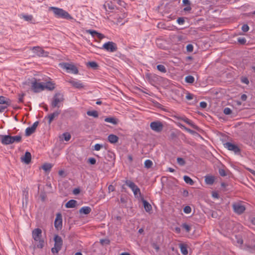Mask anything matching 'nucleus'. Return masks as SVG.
<instances>
[{
  "label": "nucleus",
  "instance_id": "62",
  "mask_svg": "<svg viewBox=\"0 0 255 255\" xmlns=\"http://www.w3.org/2000/svg\"><path fill=\"white\" fill-rule=\"evenodd\" d=\"M247 96L246 94L242 95V96L241 97V99L243 101H246L247 100Z\"/></svg>",
  "mask_w": 255,
  "mask_h": 255
},
{
  "label": "nucleus",
  "instance_id": "61",
  "mask_svg": "<svg viewBox=\"0 0 255 255\" xmlns=\"http://www.w3.org/2000/svg\"><path fill=\"white\" fill-rule=\"evenodd\" d=\"M170 137L172 139H173L177 137V135L174 132H172L170 135Z\"/></svg>",
  "mask_w": 255,
  "mask_h": 255
},
{
  "label": "nucleus",
  "instance_id": "24",
  "mask_svg": "<svg viewBox=\"0 0 255 255\" xmlns=\"http://www.w3.org/2000/svg\"><path fill=\"white\" fill-rule=\"evenodd\" d=\"M11 101L9 99H7L3 96H0V104H5L7 106H10Z\"/></svg>",
  "mask_w": 255,
  "mask_h": 255
},
{
  "label": "nucleus",
  "instance_id": "48",
  "mask_svg": "<svg viewBox=\"0 0 255 255\" xmlns=\"http://www.w3.org/2000/svg\"><path fill=\"white\" fill-rule=\"evenodd\" d=\"M224 113L227 115H230L232 113V110L229 108H225L224 110Z\"/></svg>",
  "mask_w": 255,
  "mask_h": 255
},
{
  "label": "nucleus",
  "instance_id": "47",
  "mask_svg": "<svg viewBox=\"0 0 255 255\" xmlns=\"http://www.w3.org/2000/svg\"><path fill=\"white\" fill-rule=\"evenodd\" d=\"M25 94L24 93H22V94H18V96H19L18 103H23V98L25 96Z\"/></svg>",
  "mask_w": 255,
  "mask_h": 255
},
{
  "label": "nucleus",
  "instance_id": "22",
  "mask_svg": "<svg viewBox=\"0 0 255 255\" xmlns=\"http://www.w3.org/2000/svg\"><path fill=\"white\" fill-rule=\"evenodd\" d=\"M108 141L111 143H115L118 142L119 137L115 134H110L108 137Z\"/></svg>",
  "mask_w": 255,
  "mask_h": 255
},
{
  "label": "nucleus",
  "instance_id": "10",
  "mask_svg": "<svg viewBox=\"0 0 255 255\" xmlns=\"http://www.w3.org/2000/svg\"><path fill=\"white\" fill-rule=\"evenodd\" d=\"M224 146L228 150L234 151L236 154H239L241 152V149L236 144L230 142H227L224 143Z\"/></svg>",
  "mask_w": 255,
  "mask_h": 255
},
{
  "label": "nucleus",
  "instance_id": "26",
  "mask_svg": "<svg viewBox=\"0 0 255 255\" xmlns=\"http://www.w3.org/2000/svg\"><path fill=\"white\" fill-rule=\"evenodd\" d=\"M28 191L27 190L25 189L23 191V200H22V205H24V202L25 203V205H26L28 202Z\"/></svg>",
  "mask_w": 255,
  "mask_h": 255
},
{
  "label": "nucleus",
  "instance_id": "41",
  "mask_svg": "<svg viewBox=\"0 0 255 255\" xmlns=\"http://www.w3.org/2000/svg\"><path fill=\"white\" fill-rule=\"evenodd\" d=\"M22 17L27 21H31L33 19V16L31 15H22Z\"/></svg>",
  "mask_w": 255,
  "mask_h": 255
},
{
  "label": "nucleus",
  "instance_id": "7",
  "mask_svg": "<svg viewBox=\"0 0 255 255\" xmlns=\"http://www.w3.org/2000/svg\"><path fill=\"white\" fill-rule=\"evenodd\" d=\"M102 48L104 49L107 51L110 52H114L118 50L117 44L112 41H109L105 43L103 45Z\"/></svg>",
  "mask_w": 255,
  "mask_h": 255
},
{
  "label": "nucleus",
  "instance_id": "32",
  "mask_svg": "<svg viewBox=\"0 0 255 255\" xmlns=\"http://www.w3.org/2000/svg\"><path fill=\"white\" fill-rule=\"evenodd\" d=\"M52 167V165L51 164L46 163L42 165V168L45 171H49Z\"/></svg>",
  "mask_w": 255,
  "mask_h": 255
},
{
  "label": "nucleus",
  "instance_id": "5",
  "mask_svg": "<svg viewBox=\"0 0 255 255\" xmlns=\"http://www.w3.org/2000/svg\"><path fill=\"white\" fill-rule=\"evenodd\" d=\"M64 100L63 95L60 93H56L53 98V101L51 103V107L52 108L56 107L59 108V104L63 102Z\"/></svg>",
  "mask_w": 255,
  "mask_h": 255
},
{
  "label": "nucleus",
  "instance_id": "31",
  "mask_svg": "<svg viewBox=\"0 0 255 255\" xmlns=\"http://www.w3.org/2000/svg\"><path fill=\"white\" fill-rule=\"evenodd\" d=\"M180 247L182 254L184 255H187L188 254V251L187 249L186 245L184 244H180Z\"/></svg>",
  "mask_w": 255,
  "mask_h": 255
},
{
  "label": "nucleus",
  "instance_id": "49",
  "mask_svg": "<svg viewBox=\"0 0 255 255\" xmlns=\"http://www.w3.org/2000/svg\"><path fill=\"white\" fill-rule=\"evenodd\" d=\"M177 21L179 24H183L185 22L184 18L182 17H179L177 19Z\"/></svg>",
  "mask_w": 255,
  "mask_h": 255
},
{
  "label": "nucleus",
  "instance_id": "6",
  "mask_svg": "<svg viewBox=\"0 0 255 255\" xmlns=\"http://www.w3.org/2000/svg\"><path fill=\"white\" fill-rule=\"evenodd\" d=\"M31 84V89L34 93H39L44 90L43 83L37 82L36 79L34 78V81Z\"/></svg>",
  "mask_w": 255,
  "mask_h": 255
},
{
  "label": "nucleus",
  "instance_id": "1",
  "mask_svg": "<svg viewBox=\"0 0 255 255\" xmlns=\"http://www.w3.org/2000/svg\"><path fill=\"white\" fill-rule=\"evenodd\" d=\"M49 11H52L57 18H61L66 19H72L73 17L69 13L62 8L50 6L49 7Z\"/></svg>",
  "mask_w": 255,
  "mask_h": 255
},
{
  "label": "nucleus",
  "instance_id": "33",
  "mask_svg": "<svg viewBox=\"0 0 255 255\" xmlns=\"http://www.w3.org/2000/svg\"><path fill=\"white\" fill-rule=\"evenodd\" d=\"M87 114L89 116H92L94 118H98L99 116L98 113L97 111H88Z\"/></svg>",
  "mask_w": 255,
  "mask_h": 255
},
{
  "label": "nucleus",
  "instance_id": "57",
  "mask_svg": "<svg viewBox=\"0 0 255 255\" xmlns=\"http://www.w3.org/2000/svg\"><path fill=\"white\" fill-rule=\"evenodd\" d=\"M241 81L243 83L246 84H248L249 83V81L248 79L246 77L242 78Z\"/></svg>",
  "mask_w": 255,
  "mask_h": 255
},
{
  "label": "nucleus",
  "instance_id": "30",
  "mask_svg": "<svg viewBox=\"0 0 255 255\" xmlns=\"http://www.w3.org/2000/svg\"><path fill=\"white\" fill-rule=\"evenodd\" d=\"M184 181L188 184L193 185L194 184V181L189 176L185 175L183 177Z\"/></svg>",
  "mask_w": 255,
  "mask_h": 255
},
{
  "label": "nucleus",
  "instance_id": "9",
  "mask_svg": "<svg viewBox=\"0 0 255 255\" xmlns=\"http://www.w3.org/2000/svg\"><path fill=\"white\" fill-rule=\"evenodd\" d=\"M150 127L153 131L159 132L162 130L163 125L160 121H156L151 122L150 124Z\"/></svg>",
  "mask_w": 255,
  "mask_h": 255
},
{
  "label": "nucleus",
  "instance_id": "44",
  "mask_svg": "<svg viewBox=\"0 0 255 255\" xmlns=\"http://www.w3.org/2000/svg\"><path fill=\"white\" fill-rule=\"evenodd\" d=\"M100 243L102 245H109L110 243V240L109 239H101L100 241Z\"/></svg>",
  "mask_w": 255,
  "mask_h": 255
},
{
  "label": "nucleus",
  "instance_id": "17",
  "mask_svg": "<svg viewBox=\"0 0 255 255\" xmlns=\"http://www.w3.org/2000/svg\"><path fill=\"white\" fill-rule=\"evenodd\" d=\"M178 119H180V120L184 121V122H185L186 123H187V124L190 125L193 128L197 129V130L199 129V128L197 126L195 125L191 120H190L188 118L184 117H180L178 118Z\"/></svg>",
  "mask_w": 255,
  "mask_h": 255
},
{
  "label": "nucleus",
  "instance_id": "59",
  "mask_svg": "<svg viewBox=\"0 0 255 255\" xmlns=\"http://www.w3.org/2000/svg\"><path fill=\"white\" fill-rule=\"evenodd\" d=\"M185 130L191 134H194L196 132L188 128H185Z\"/></svg>",
  "mask_w": 255,
  "mask_h": 255
},
{
  "label": "nucleus",
  "instance_id": "20",
  "mask_svg": "<svg viewBox=\"0 0 255 255\" xmlns=\"http://www.w3.org/2000/svg\"><path fill=\"white\" fill-rule=\"evenodd\" d=\"M72 86L77 89H82L84 87V85L80 83V81H75L74 80H70L68 81Z\"/></svg>",
  "mask_w": 255,
  "mask_h": 255
},
{
  "label": "nucleus",
  "instance_id": "18",
  "mask_svg": "<svg viewBox=\"0 0 255 255\" xmlns=\"http://www.w3.org/2000/svg\"><path fill=\"white\" fill-rule=\"evenodd\" d=\"M21 160L26 164H29L31 162V153L26 151L25 153L24 156L21 157Z\"/></svg>",
  "mask_w": 255,
  "mask_h": 255
},
{
  "label": "nucleus",
  "instance_id": "3",
  "mask_svg": "<svg viewBox=\"0 0 255 255\" xmlns=\"http://www.w3.org/2000/svg\"><path fill=\"white\" fill-rule=\"evenodd\" d=\"M54 247L51 249L53 254L58 253L61 249L63 245V241L61 237L56 235L54 238Z\"/></svg>",
  "mask_w": 255,
  "mask_h": 255
},
{
  "label": "nucleus",
  "instance_id": "51",
  "mask_svg": "<svg viewBox=\"0 0 255 255\" xmlns=\"http://www.w3.org/2000/svg\"><path fill=\"white\" fill-rule=\"evenodd\" d=\"M87 32L91 34L93 37H96L97 31L94 30H88Z\"/></svg>",
  "mask_w": 255,
  "mask_h": 255
},
{
  "label": "nucleus",
  "instance_id": "27",
  "mask_svg": "<svg viewBox=\"0 0 255 255\" xmlns=\"http://www.w3.org/2000/svg\"><path fill=\"white\" fill-rule=\"evenodd\" d=\"M91 212V209L90 207L85 206L81 208L79 210L80 213H83L85 215L89 214Z\"/></svg>",
  "mask_w": 255,
  "mask_h": 255
},
{
  "label": "nucleus",
  "instance_id": "55",
  "mask_svg": "<svg viewBox=\"0 0 255 255\" xmlns=\"http://www.w3.org/2000/svg\"><path fill=\"white\" fill-rule=\"evenodd\" d=\"M96 37H97L98 38L101 40L104 38L105 37V36L101 33L97 32Z\"/></svg>",
  "mask_w": 255,
  "mask_h": 255
},
{
  "label": "nucleus",
  "instance_id": "14",
  "mask_svg": "<svg viewBox=\"0 0 255 255\" xmlns=\"http://www.w3.org/2000/svg\"><path fill=\"white\" fill-rule=\"evenodd\" d=\"M33 50H34V52H35L36 55L39 57H47L49 54L48 52L45 51L43 49L39 46L34 47L33 48Z\"/></svg>",
  "mask_w": 255,
  "mask_h": 255
},
{
  "label": "nucleus",
  "instance_id": "60",
  "mask_svg": "<svg viewBox=\"0 0 255 255\" xmlns=\"http://www.w3.org/2000/svg\"><path fill=\"white\" fill-rule=\"evenodd\" d=\"M186 98L189 100H191L193 98V95L190 93H188L186 95Z\"/></svg>",
  "mask_w": 255,
  "mask_h": 255
},
{
  "label": "nucleus",
  "instance_id": "46",
  "mask_svg": "<svg viewBox=\"0 0 255 255\" xmlns=\"http://www.w3.org/2000/svg\"><path fill=\"white\" fill-rule=\"evenodd\" d=\"M186 50L189 52H192L193 51V46L191 44H188L186 46Z\"/></svg>",
  "mask_w": 255,
  "mask_h": 255
},
{
  "label": "nucleus",
  "instance_id": "40",
  "mask_svg": "<svg viewBox=\"0 0 255 255\" xmlns=\"http://www.w3.org/2000/svg\"><path fill=\"white\" fill-rule=\"evenodd\" d=\"M177 163L181 166L184 165L185 161L184 159L181 157H178L177 159Z\"/></svg>",
  "mask_w": 255,
  "mask_h": 255
},
{
  "label": "nucleus",
  "instance_id": "53",
  "mask_svg": "<svg viewBox=\"0 0 255 255\" xmlns=\"http://www.w3.org/2000/svg\"><path fill=\"white\" fill-rule=\"evenodd\" d=\"M242 30L244 32H247L249 30V26L247 24H244L242 26Z\"/></svg>",
  "mask_w": 255,
  "mask_h": 255
},
{
  "label": "nucleus",
  "instance_id": "2",
  "mask_svg": "<svg viewBox=\"0 0 255 255\" xmlns=\"http://www.w3.org/2000/svg\"><path fill=\"white\" fill-rule=\"evenodd\" d=\"M32 238L36 242H38L36 247L39 249H42L44 246V240L41 239L42 231L39 228L35 229L32 232Z\"/></svg>",
  "mask_w": 255,
  "mask_h": 255
},
{
  "label": "nucleus",
  "instance_id": "28",
  "mask_svg": "<svg viewBox=\"0 0 255 255\" xmlns=\"http://www.w3.org/2000/svg\"><path fill=\"white\" fill-rule=\"evenodd\" d=\"M105 121L108 123H111L113 125H117L118 123V120L114 117H108L105 119Z\"/></svg>",
  "mask_w": 255,
  "mask_h": 255
},
{
  "label": "nucleus",
  "instance_id": "8",
  "mask_svg": "<svg viewBox=\"0 0 255 255\" xmlns=\"http://www.w3.org/2000/svg\"><path fill=\"white\" fill-rule=\"evenodd\" d=\"M232 206L234 212L238 215L243 214L246 210L245 206L240 202H235Z\"/></svg>",
  "mask_w": 255,
  "mask_h": 255
},
{
  "label": "nucleus",
  "instance_id": "38",
  "mask_svg": "<svg viewBox=\"0 0 255 255\" xmlns=\"http://www.w3.org/2000/svg\"><path fill=\"white\" fill-rule=\"evenodd\" d=\"M157 69H158V70L162 73L166 72V69L165 67L163 65H158L157 66Z\"/></svg>",
  "mask_w": 255,
  "mask_h": 255
},
{
  "label": "nucleus",
  "instance_id": "34",
  "mask_svg": "<svg viewBox=\"0 0 255 255\" xmlns=\"http://www.w3.org/2000/svg\"><path fill=\"white\" fill-rule=\"evenodd\" d=\"M87 66H90V67H91L94 69H97V68L99 66L98 64L95 61H91V62H88L87 63Z\"/></svg>",
  "mask_w": 255,
  "mask_h": 255
},
{
  "label": "nucleus",
  "instance_id": "25",
  "mask_svg": "<svg viewBox=\"0 0 255 255\" xmlns=\"http://www.w3.org/2000/svg\"><path fill=\"white\" fill-rule=\"evenodd\" d=\"M205 180L207 184L212 185L215 181V177L211 175L206 176Z\"/></svg>",
  "mask_w": 255,
  "mask_h": 255
},
{
  "label": "nucleus",
  "instance_id": "11",
  "mask_svg": "<svg viewBox=\"0 0 255 255\" xmlns=\"http://www.w3.org/2000/svg\"><path fill=\"white\" fill-rule=\"evenodd\" d=\"M60 65H61V67L67 70L71 71L74 74L78 73V70L74 65L68 63H63L62 64H60Z\"/></svg>",
  "mask_w": 255,
  "mask_h": 255
},
{
  "label": "nucleus",
  "instance_id": "15",
  "mask_svg": "<svg viewBox=\"0 0 255 255\" xmlns=\"http://www.w3.org/2000/svg\"><path fill=\"white\" fill-rule=\"evenodd\" d=\"M38 124L39 122L36 121L33 123V125L31 127L27 128L25 130V135L29 136L32 133H33L35 132Z\"/></svg>",
  "mask_w": 255,
  "mask_h": 255
},
{
  "label": "nucleus",
  "instance_id": "13",
  "mask_svg": "<svg viewBox=\"0 0 255 255\" xmlns=\"http://www.w3.org/2000/svg\"><path fill=\"white\" fill-rule=\"evenodd\" d=\"M60 113L61 110H57L53 112V113H51L47 115L46 117H45V119H48V124L50 125L53 120H54L55 119H57Z\"/></svg>",
  "mask_w": 255,
  "mask_h": 255
},
{
  "label": "nucleus",
  "instance_id": "39",
  "mask_svg": "<svg viewBox=\"0 0 255 255\" xmlns=\"http://www.w3.org/2000/svg\"><path fill=\"white\" fill-rule=\"evenodd\" d=\"M152 164H153V163H152V161H151L150 160L147 159L145 161L144 166H145V167H146L147 168H150L152 166Z\"/></svg>",
  "mask_w": 255,
  "mask_h": 255
},
{
  "label": "nucleus",
  "instance_id": "23",
  "mask_svg": "<svg viewBox=\"0 0 255 255\" xmlns=\"http://www.w3.org/2000/svg\"><path fill=\"white\" fill-rule=\"evenodd\" d=\"M77 202L76 200L71 199L67 202L65 204V207L67 208H72L76 207Z\"/></svg>",
  "mask_w": 255,
  "mask_h": 255
},
{
  "label": "nucleus",
  "instance_id": "16",
  "mask_svg": "<svg viewBox=\"0 0 255 255\" xmlns=\"http://www.w3.org/2000/svg\"><path fill=\"white\" fill-rule=\"evenodd\" d=\"M1 142L3 145L11 144V140L9 135H0Z\"/></svg>",
  "mask_w": 255,
  "mask_h": 255
},
{
  "label": "nucleus",
  "instance_id": "56",
  "mask_svg": "<svg viewBox=\"0 0 255 255\" xmlns=\"http://www.w3.org/2000/svg\"><path fill=\"white\" fill-rule=\"evenodd\" d=\"M200 106L203 109H205L207 106V104L205 102H201L200 103Z\"/></svg>",
  "mask_w": 255,
  "mask_h": 255
},
{
  "label": "nucleus",
  "instance_id": "21",
  "mask_svg": "<svg viewBox=\"0 0 255 255\" xmlns=\"http://www.w3.org/2000/svg\"><path fill=\"white\" fill-rule=\"evenodd\" d=\"M44 90L47 89L49 91H52L55 89V84L51 82H47L45 83H44Z\"/></svg>",
  "mask_w": 255,
  "mask_h": 255
},
{
  "label": "nucleus",
  "instance_id": "64",
  "mask_svg": "<svg viewBox=\"0 0 255 255\" xmlns=\"http://www.w3.org/2000/svg\"><path fill=\"white\" fill-rule=\"evenodd\" d=\"M183 3L185 5L191 4V2L189 0H183Z\"/></svg>",
  "mask_w": 255,
  "mask_h": 255
},
{
  "label": "nucleus",
  "instance_id": "50",
  "mask_svg": "<svg viewBox=\"0 0 255 255\" xmlns=\"http://www.w3.org/2000/svg\"><path fill=\"white\" fill-rule=\"evenodd\" d=\"M219 172L220 175L224 177L227 175L225 170L223 169H219Z\"/></svg>",
  "mask_w": 255,
  "mask_h": 255
},
{
  "label": "nucleus",
  "instance_id": "36",
  "mask_svg": "<svg viewBox=\"0 0 255 255\" xmlns=\"http://www.w3.org/2000/svg\"><path fill=\"white\" fill-rule=\"evenodd\" d=\"M103 6H104V7L105 8V9L106 10H107V6L108 7V8L110 9H114V6L112 2H109L107 3L104 4Z\"/></svg>",
  "mask_w": 255,
  "mask_h": 255
},
{
  "label": "nucleus",
  "instance_id": "4",
  "mask_svg": "<svg viewBox=\"0 0 255 255\" xmlns=\"http://www.w3.org/2000/svg\"><path fill=\"white\" fill-rule=\"evenodd\" d=\"M126 184L132 190L135 197H137L138 194H139L140 199L141 198V197H143L141 195L140 189L137 187V185H135L134 183L130 180H127L126 181Z\"/></svg>",
  "mask_w": 255,
  "mask_h": 255
},
{
  "label": "nucleus",
  "instance_id": "63",
  "mask_svg": "<svg viewBox=\"0 0 255 255\" xmlns=\"http://www.w3.org/2000/svg\"><path fill=\"white\" fill-rule=\"evenodd\" d=\"M80 192V190L79 188H75L73 190V193L74 194H78Z\"/></svg>",
  "mask_w": 255,
  "mask_h": 255
},
{
  "label": "nucleus",
  "instance_id": "19",
  "mask_svg": "<svg viewBox=\"0 0 255 255\" xmlns=\"http://www.w3.org/2000/svg\"><path fill=\"white\" fill-rule=\"evenodd\" d=\"M140 199L143 203L145 210L147 212H150L152 210L151 205L146 200H144L143 197H141Z\"/></svg>",
  "mask_w": 255,
  "mask_h": 255
},
{
  "label": "nucleus",
  "instance_id": "45",
  "mask_svg": "<svg viewBox=\"0 0 255 255\" xmlns=\"http://www.w3.org/2000/svg\"><path fill=\"white\" fill-rule=\"evenodd\" d=\"M183 211L186 214H189L191 212V208L189 206H186L184 208Z\"/></svg>",
  "mask_w": 255,
  "mask_h": 255
},
{
  "label": "nucleus",
  "instance_id": "42",
  "mask_svg": "<svg viewBox=\"0 0 255 255\" xmlns=\"http://www.w3.org/2000/svg\"><path fill=\"white\" fill-rule=\"evenodd\" d=\"M247 40L244 37H239L238 38V42L239 43L242 45H244L246 43Z\"/></svg>",
  "mask_w": 255,
  "mask_h": 255
},
{
  "label": "nucleus",
  "instance_id": "37",
  "mask_svg": "<svg viewBox=\"0 0 255 255\" xmlns=\"http://www.w3.org/2000/svg\"><path fill=\"white\" fill-rule=\"evenodd\" d=\"M62 136L64 137V140L66 141H69L71 138V134L68 132H64L62 134Z\"/></svg>",
  "mask_w": 255,
  "mask_h": 255
},
{
  "label": "nucleus",
  "instance_id": "58",
  "mask_svg": "<svg viewBox=\"0 0 255 255\" xmlns=\"http://www.w3.org/2000/svg\"><path fill=\"white\" fill-rule=\"evenodd\" d=\"M152 247L153 248L155 249L156 252H158L159 251V246L156 244H155V243H153L152 244Z\"/></svg>",
  "mask_w": 255,
  "mask_h": 255
},
{
  "label": "nucleus",
  "instance_id": "52",
  "mask_svg": "<svg viewBox=\"0 0 255 255\" xmlns=\"http://www.w3.org/2000/svg\"><path fill=\"white\" fill-rule=\"evenodd\" d=\"M102 147H103V145L97 143L95 145L94 149L98 151L100 150Z\"/></svg>",
  "mask_w": 255,
  "mask_h": 255
},
{
  "label": "nucleus",
  "instance_id": "12",
  "mask_svg": "<svg viewBox=\"0 0 255 255\" xmlns=\"http://www.w3.org/2000/svg\"><path fill=\"white\" fill-rule=\"evenodd\" d=\"M55 228L59 230L62 227V215L59 213L56 214V217L54 221Z\"/></svg>",
  "mask_w": 255,
  "mask_h": 255
},
{
  "label": "nucleus",
  "instance_id": "35",
  "mask_svg": "<svg viewBox=\"0 0 255 255\" xmlns=\"http://www.w3.org/2000/svg\"><path fill=\"white\" fill-rule=\"evenodd\" d=\"M185 80L186 82L192 84L194 82V78L192 76L189 75L185 77Z\"/></svg>",
  "mask_w": 255,
  "mask_h": 255
},
{
  "label": "nucleus",
  "instance_id": "29",
  "mask_svg": "<svg viewBox=\"0 0 255 255\" xmlns=\"http://www.w3.org/2000/svg\"><path fill=\"white\" fill-rule=\"evenodd\" d=\"M10 138L11 140V144L14 142H19L21 140V136L20 135H16V136H11L10 135Z\"/></svg>",
  "mask_w": 255,
  "mask_h": 255
},
{
  "label": "nucleus",
  "instance_id": "54",
  "mask_svg": "<svg viewBox=\"0 0 255 255\" xmlns=\"http://www.w3.org/2000/svg\"><path fill=\"white\" fill-rule=\"evenodd\" d=\"M88 162L91 164L94 165V164H96V160L93 157H91V158H89Z\"/></svg>",
  "mask_w": 255,
  "mask_h": 255
},
{
  "label": "nucleus",
  "instance_id": "43",
  "mask_svg": "<svg viewBox=\"0 0 255 255\" xmlns=\"http://www.w3.org/2000/svg\"><path fill=\"white\" fill-rule=\"evenodd\" d=\"M182 227L187 232H189L191 230L190 226L186 223L183 224L182 225Z\"/></svg>",
  "mask_w": 255,
  "mask_h": 255
}]
</instances>
